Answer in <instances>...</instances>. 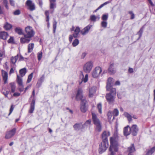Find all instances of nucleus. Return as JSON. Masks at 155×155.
Returning a JSON list of instances; mask_svg holds the SVG:
<instances>
[{
    "label": "nucleus",
    "mask_w": 155,
    "mask_h": 155,
    "mask_svg": "<svg viewBox=\"0 0 155 155\" xmlns=\"http://www.w3.org/2000/svg\"><path fill=\"white\" fill-rule=\"evenodd\" d=\"M110 135V133L109 131H104L101 135L102 141L108 142V137Z\"/></svg>",
    "instance_id": "nucleus-11"
},
{
    "label": "nucleus",
    "mask_w": 155,
    "mask_h": 155,
    "mask_svg": "<svg viewBox=\"0 0 155 155\" xmlns=\"http://www.w3.org/2000/svg\"><path fill=\"white\" fill-rule=\"evenodd\" d=\"M79 41L78 39L76 38L74 39L72 43V45L73 47H75L78 45L79 44Z\"/></svg>",
    "instance_id": "nucleus-38"
},
{
    "label": "nucleus",
    "mask_w": 155,
    "mask_h": 155,
    "mask_svg": "<svg viewBox=\"0 0 155 155\" xmlns=\"http://www.w3.org/2000/svg\"><path fill=\"white\" fill-rule=\"evenodd\" d=\"M57 22L55 20H54L53 22V32L54 34L55 33L56 30V29Z\"/></svg>",
    "instance_id": "nucleus-39"
},
{
    "label": "nucleus",
    "mask_w": 155,
    "mask_h": 155,
    "mask_svg": "<svg viewBox=\"0 0 155 155\" xmlns=\"http://www.w3.org/2000/svg\"><path fill=\"white\" fill-rule=\"evenodd\" d=\"M15 32L19 35H23L24 33H23V30L20 28L17 27L15 29Z\"/></svg>",
    "instance_id": "nucleus-29"
},
{
    "label": "nucleus",
    "mask_w": 155,
    "mask_h": 155,
    "mask_svg": "<svg viewBox=\"0 0 155 155\" xmlns=\"http://www.w3.org/2000/svg\"><path fill=\"white\" fill-rule=\"evenodd\" d=\"M25 33L23 34V37L20 38V42L21 44L28 43L31 38L34 37L35 34V32L32 27L28 26L25 28Z\"/></svg>",
    "instance_id": "nucleus-1"
},
{
    "label": "nucleus",
    "mask_w": 155,
    "mask_h": 155,
    "mask_svg": "<svg viewBox=\"0 0 155 155\" xmlns=\"http://www.w3.org/2000/svg\"><path fill=\"white\" fill-rule=\"evenodd\" d=\"M97 108L98 110L99 113L101 114L102 113V105L101 103L98 104L97 105Z\"/></svg>",
    "instance_id": "nucleus-45"
},
{
    "label": "nucleus",
    "mask_w": 155,
    "mask_h": 155,
    "mask_svg": "<svg viewBox=\"0 0 155 155\" xmlns=\"http://www.w3.org/2000/svg\"><path fill=\"white\" fill-rule=\"evenodd\" d=\"M136 151L134 144H131L130 146L127 148V151L128 153H134Z\"/></svg>",
    "instance_id": "nucleus-24"
},
{
    "label": "nucleus",
    "mask_w": 155,
    "mask_h": 155,
    "mask_svg": "<svg viewBox=\"0 0 155 155\" xmlns=\"http://www.w3.org/2000/svg\"><path fill=\"white\" fill-rule=\"evenodd\" d=\"M108 18V15L106 14H104L102 17V19L104 21H106L107 20Z\"/></svg>",
    "instance_id": "nucleus-48"
},
{
    "label": "nucleus",
    "mask_w": 155,
    "mask_h": 155,
    "mask_svg": "<svg viewBox=\"0 0 155 155\" xmlns=\"http://www.w3.org/2000/svg\"><path fill=\"white\" fill-rule=\"evenodd\" d=\"M114 63L110 64L108 68V72L110 74H114L116 72V70L114 68Z\"/></svg>",
    "instance_id": "nucleus-23"
},
{
    "label": "nucleus",
    "mask_w": 155,
    "mask_h": 155,
    "mask_svg": "<svg viewBox=\"0 0 155 155\" xmlns=\"http://www.w3.org/2000/svg\"><path fill=\"white\" fill-rule=\"evenodd\" d=\"M14 38L13 37H10L8 41V43H14Z\"/></svg>",
    "instance_id": "nucleus-51"
},
{
    "label": "nucleus",
    "mask_w": 155,
    "mask_h": 155,
    "mask_svg": "<svg viewBox=\"0 0 155 155\" xmlns=\"http://www.w3.org/2000/svg\"><path fill=\"white\" fill-rule=\"evenodd\" d=\"M110 92L106 94L105 97L109 103H113L114 101V97L116 95V88H112L109 91Z\"/></svg>",
    "instance_id": "nucleus-4"
},
{
    "label": "nucleus",
    "mask_w": 155,
    "mask_h": 155,
    "mask_svg": "<svg viewBox=\"0 0 155 155\" xmlns=\"http://www.w3.org/2000/svg\"><path fill=\"white\" fill-rule=\"evenodd\" d=\"M91 120L90 119L87 120L84 124L82 125V128H84L85 126H90L91 124Z\"/></svg>",
    "instance_id": "nucleus-36"
},
{
    "label": "nucleus",
    "mask_w": 155,
    "mask_h": 155,
    "mask_svg": "<svg viewBox=\"0 0 155 155\" xmlns=\"http://www.w3.org/2000/svg\"><path fill=\"white\" fill-rule=\"evenodd\" d=\"M27 70L25 68H24L21 69L19 71V74L21 77L24 76Z\"/></svg>",
    "instance_id": "nucleus-28"
},
{
    "label": "nucleus",
    "mask_w": 155,
    "mask_h": 155,
    "mask_svg": "<svg viewBox=\"0 0 155 155\" xmlns=\"http://www.w3.org/2000/svg\"><path fill=\"white\" fill-rule=\"evenodd\" d=\"M3 28L5 30L9 31L12 29V25L8 22H6L4 24Z\"/></svg>",
    "instance_id": "nucleus-21"
},
{
    "label": "nucleus",
    "mask_w": 155,
    "mask_h": 155,
    "mask_svg": "<svg viewBox=\"0 0 155 155\" xmlns=\"http://www.w3.org/2000/svg\"><path fill=\"white\" fill-rule=\"evenodd\" d=\"M20 86L18 88V90L20 92H22L24 90V87L23 85L22 86Z\"/></svg>",
    "instance_id": "nucleus-55"
},
{
    "label": "nucleus",
    "mask_w": 155,
    "mask_h": 155,
    "mask_svg": "<svg viewBox=\"0 0 155 155\" xmlns=\"http://www.w3.org/2000/svg\"><path fill=\"white\" fill-rule=\"evenodd\" d=\"M4 14V12L3 8L1 7L0 5V15H2Z\"/></svg>",
    "instance_id": "nucleus-61"
},
{
    "label": "nucleus",
    "mask_w": 155,
    "mask_h": 155,
    "mask_svg": "<svg viewBox=\"0 0 155 155\" xmlns=\"http://www.w3.org/2000/svg\"><path fill=\"white\" fill-rule=\"evenodd\" d=\"M17 76V82L18 85L19 86H22L23 84L21 77H20L18 74Z\"/></svg>",
    "instance_id": "nucleus-34"
},
{
    "label": "nucleus",
    "mask_w": 155,
    "mask_h": 155,
    "mask_svg": "<svg viewBox=\"0 0 155 155\" xmlns=\"http://www.w3.org/2000/svg\"><path fill=\"white\" fill-rule=\"evenodd\" d=\"M112 113V115L115 117L117 116L119 114V111L117 109H114Z\"/></svg>",
    "instance_id": "nucleus-37"
},
{
    "label": "nucleus",
    "mask_w": 155,
    "mask_h": 155,
    "mask_svg": "<svg viewBox=\"0 0 155 155\" xmlns=\"http://www.w3.org/2000/svg\"><path fill=\"white\" fill-rule=\"evenodd\" d=\"M102 71L101 68L100 67H97L92 72V76L94 78L98 77Z\"/></svg>",
    "instance_id": "nucleus-10"
},
{
    "label": "nucleus",
    "mask_w": 155,
    "mask_h": 155,
    "mask_svg": "<svg viewBox=\"0 0 155 155\" xmlns=\"http://www.w3.org/2000/svg\"><path fill=\"white\" fill-rule=\"evenodd\" d=\"M20 95V93L18 92H15L13 94V96L14 97H18Z\"/></svg>",
    "instance_id": "nucleus-62"
},
{
    "label": "nucleus",
    "mask_w": 155,
    "mask_h": 155,
    "mask_svg": "<svg viewBox=\"0 0 155 155\" xmlns=\"http://www.w3.org/2000/svg\"><path fill=\"white\" fill-rule=\"evenodd\" d=\"M11 69L9 72V74H11L13 73L14 72V70L13 67H12V66H11Z\"/></svg>",
    "instance_id": "nucleus-58"
},
{
    "label": "nucleus",
    "mask_w": 155,
    "mask_h": 155,
    "mask_svg": "<svg viewBox=\"0 0 155 155\" xmlns=\"http://www.w3.org/2000/svg\"><path fill=\"white\" fill-rule=\"evenodd\" d=\"M87 103V101L86 100H82L81 102L80 110L83 113H85L87 110V107L86 106Z\"/></svg>",
    "instance_id": "nucleus-15"
},
{
    "label": "nucleus",
    "mask_w": 155,
    "mask_h": 155,
    "mask_svg": "<svg viewBox=\"0 0 155 155\" xmlns=\"http://www.w3.org/2000/svg\"><path fill=\"white\" fill-rule=\"evenodd\" d=\"M15 108V106L13 105L12 104L11 105L10 110H9V114H8V116H9L13 112L14 108Z\"/></svg>",
    "instance_id": "nucleus-47"
},
{
    "label": "nucleus",
    "mask_w": 155,
    "mask_h": 155,
    "mask_svg": "<svg viewBox=\"0 0 155 155\" xmlns=\"http://www.w3.org/2000/svg\"><path fill=\"white\" fill-rule=\"evenodd\" d=\"M50 4H56V0H49Z\"/></svg>",
    "instance_id": "nucleus-60"
},
{
    "label": "nucleus",
    "mask_w": 155,
    "mask_h": 155,
    "mask_svg": "<svg viewBox=\"0 0 155 155\" xmlns=\"http://www.w3.org/2000/svg\"><path fill=\"white\" fill-rule=\"evenodd\" d=\"M1 72L4 84H5L7 83L8 74L7 72L3 70L1 71Z\"/></svg>",
    "instance_id": "nucleus-16"
},
{
    "label": "nucleus",
    "mask_w": 155,
    "mask_h": 155,
    "mask_svg": "<svg viewBox=\"0 0 155 155\" xmlns=\"http://www.w3.org/2000/svg\"><path fill=\"white\" fill-rule=\"evenodd\" d=\"M73 37L74 36H73V35H69V40L70 43L72 42V40L73 38Z\"/></svg>",
    "instance_id": "nucleus-57"
},
{
    "label": "nucleus",
    "mask_w": 155,
    "mask_h": 155,
    "mask_svg": "<svg viewBox=\"0 0 155 155\" xmlns=\"http://www.w3.org/2000/svg\"><path fill=\"white\" fill-rule=\"evenodd\" d=\"M88 79V75L87 74H86L84 78H83L82 79V81H83L84 83L86 82L87 81Z\"/></svg>",
    "instance_id": "nucleus-49"
},
{
    "label": "nucleus",
    "mask_w": 155,
    "mask_h": 155,
    "mask_svg": "<svg viewBox=\"0 0 155 155\" xmlns=\"http://www.w3.org/2000/svg\"><path fill=\"white\" fill-rule=\"evenodd\" d=\"M131 133L134 136H136L137 135L139 131L138 127L137 125H133L130 127Z\"/></svg>",
    "instance_id": "nucleus-14"
},
{
    "label": "nucleus",
    "mask_w": 155,
    "mask_h": 155,
    "mask_svg": "<svg viewBox=\"0 0 155 155\" xmlns=\"http://www.w3.org/2000/svg\"><path fill=\"white\" fill-rule=\"evenodd\" d=\"M9 36L7 32L5 31L0 32V38L3 40H5L7 39Z\"/></svg>",
    "instance_id": "nucleus-20"
},
{
    "label": "nucleus",
    "mask_w": 155,
    "mask_h": 155,
    "mask_svg": "<svg viewBox=\"0 0 155 155\" xmlns=\"http://www.w3.org/2000/svg\"><path fill=\"white\" fill-rule=\"evenodd\" d=\"M131 133L130 127L129 125H127L124 127L123 130V134L125 136L129 135Z\"/></svg>",
    "instance_id": "nucleus-18"
},
{
    "label": "nucleus",
    "mask_w": 155,
    "mask_h": 155,
    "mask_svg": "<svg viewBox=\"0 0 155 155\" xmlns=\"http://www.w3.org/2000/svg\"><path fill=\"white\" fill-rule=\"evenodd\" d=\"M143 29L144 26H143L140 29L139 31L137 32V34L139 35V38L141 37L142 36V33L143 32Z\"/></svg>",
    "instance_id": "nucleus-42"
},
{
    "label": "nucleus",
    "mask_w": 155,
    "mask_h": 155,
    "mask_svg": "<svg viewBox=\"0 0 155 155\" xmlns=\"http://www.w3.org/2000/svg\"><path fill=\"white\" fill-rule=\"evenodd\" d=\"M107 23L105 21H103L101 22V26L104 28H106L107 25Z\"/></svg>",
    "instance_id": "nucleus-46"
},
{
    "label": "nucleus",
    "mask_w": 155,
    "mask_h": 155,
    "mask_svg": "<svg viewBox=\"0 0 155 155\" xmlns=\"http://www.w3.org/2000/svg\"><path fill=\"white\" fill-rule=\"evenodd\" d=\"M155 151V146L153 147L147 152L146 155H151Z\"/></svg>",
    "instance_id": "nucleus-31"
},
{
    "label": "nucleus",
    "mask_w": 155,
    "mask_h": 155,
    "mask_svg": "<svg viewBox=\"0 0 155 155\" xmlns=\"http://www.w3.org/2000/svg\"><path fill=\"white\" fill-rule=\"evenodd\" d=\"M87 54V53L86 52H84L82 53V54L81 55V59H84L86 54Z\"/></svg>",
    "instance_id": "nucleus-64"
},
{
    "label": "nucleus",
    "mask_w": 155,
    "mask_h": 155,
    "mask_svg": "<svg viewBox=\"0 0 155 155\" xmlns=\"http://www.w3.org/2000/svg\"><path fill=\"white\" fill-rule=\"evenodd\" d=\"M9 2L10 4L13 6H14L15 5V2L13 0H9Z\"/></svg>",
    "instance_id": "nucleus-63"
},
{
    "label": "nucleus",
    "mask_w": 155,
    "mask_h": 155,
    "mask_svg": "<svg viewBox=\"0 0 155 155\" xmlns=\"http://www.w3.org/2000/svg\"><path fill=\"white\" fill-rule=\"evenodd\" d=\"M112 113L111 111H109L107 113V116L108 117V118L110 119H111L112 117Z\"/></svg>",
    "instance_id": "nucleus-56"
},
{
    "label": "nucleus",
    "mask_w": 155,
    "mask_h": 155,
    "mask_svg": "<svg viewBox=\"0 0 155 155\" xmlns=\"http://www.w3.org/2000/svg\"><path fill=\"white\" fill-rule=\"evenodd\" d=\"M90 19L91 21H95L96 19V17L94 15H92L91 16Z\"/></svg>",
    "instance_id": "nucleus-53"
},
{
    "label": "nucleus",
    "mask_w": 155,
    "mask_h": 155,
    "mask_svg": "<svg viewBox=\"0 0 155 155\" xmlns=\"http://www.w3.org/2000/svg\"><path fill=\"white\" fill-rule=\"evenodd\" d=\"M109 146L108 142L102 141L99 146L98 149L99 153L101 154L105 151Z\"/></svg>",
    "instance_id": "nucleus-5"
},
{
    "label": "nucleus",
    "mask_w": 155,
    "mask_h": 155,
    "mask_svg": "<svg viewBox=\"0 0 155 155\" xmlns=\"http://www.w3.org/2000/svg\"><path fill=\"white\" fill-rule=\"evenodd\" d=\"M124 115L125 117L127 118V120L129 123L132 121V118L134 119H137V117L136 115H134L133 116H131L130 114L127 112H125L124 113Z\"/></svg>",
    "instance_id": "nucleus-17"
},
{
    "label": "nucleus",
    "mask_w": 155,
    "mask_h": 155,
    "mask_svg": "<svg viewBox=\"0 0 155 155\" xmlns=\"http://www.w3.org/2000/svg\"><path fill=\"white\" fill-rule=\"evenodd\" d=\"M128 13L130 15V19L132 20L135 18V15L132 11H129Z\"/></svg>",
    "instance_id": "nucleus-44"
},
{
    "label": "nucleus",
    "mask_w": 155,
    "mask_h": 155,
    "mask_svg": "<svg viewBox=\"0 0 155 155\" xmlns=\"http://www.w3.org/2000/svg\"><path fill=\"white\" fill-rule=\"evenodd\" d=\"M110 1H108L107 2H105L103 4L101 5L95 11V12H96L99 9L101 8H102L103 6H104V5H107V4L109 3L110 2Z\"/></svg>",
    "instance_id": "nucleus-41"
},
{
    "label": "nucleus",
    "mask_w": 155,
    "mask_h": 155,
    "mask_svg": "<svg viewBox=\"0 0 155 155\" xmlns=\"http://www.w3.org/2000/svg\"><path fill=\"white\" fill-rule=\"evenodd\" d=\"M42 53L41 51L38 52V61H40L42 57Z\"/></svg>",
    "instance_id": "nucleus-50"
},
{
    "label": "nucleus",
    "mask_w": 155,
    "mask_h": 155,
    "mask_svg": "<svg viewBox=\"0 0 155 155\" xmlns=\"http://www.w3.org/2000/svg\"><path fill=\"white\" fill-rule=\"evenodd\" d=\"M35 90L34 89L32 92V95L31 96V97L29 100H30L31 98H32V97H33V99L34 98L35 99Z\"/></svg>",
    "instance_id": "nucleus-59"
},
{
    "label": "nucleus",
    "mask_w": 155,
    "mask_h": 155,
    "mask_svg": "<svg viewBox=\"0 0 155 155\" xmlns=\"http://www.w3.org/2000/svg\"><path fill=\"white\" fill-rule=\"evenodd\" d=\"M33 73H32L28 76V78L27 81V83H29L31 81L33 77Z\"/></svg>",
    "instance_id": "nucleus-43"
},
{
    "label": "nucleus",
    "mask_w": 155,
    "mask_h": 155,
    "mask_svg": "<svg viewBox=\"0 0 155 155\" xmlns=\"http://www.w3.org/2000/svg\"><path fill=\"white\" fill-rule=\"evenodd\" d=\"M91 114L92 121L95 125L101 124L100 120L97 118V116L95 113L92 112Z\"/></svg>",
    "instance_id": "nucleus-12"
},
{
    "label": "nucleus",
    "mask_w": 155,
    "mask_h": 155,
    "mask_svg": "<svg viewBox=\"0 0 155 155\" xmlns=\"http://www.w3.org/2000/svg\"><path fill=\"white\" fill-rule=\"evenodd\" d=\"M96 92V90L93 88H91L89 89V96L90 97H93L94 94Z\"/></svg>",
    "instance_id": "nucleus-30"
},
{
    "label": "nucleus",
    "mask_w": 155,
    "mask_h": 155,
    "mask_svg": "<svg viewBox=\"0 0 155 155\" xmlns=\"http://www.w3.org/2000/svg\"><path fill=\"white\" fill-rule=\"evenodd\" d=\"M13 13L14 15H18L21 13L20 11L18 9L17 10L14 12Z\"/></svg>",
    "instance_id": "nucleus-52"
},
{
    "label": "nucleus",
    "mask_w": 155,
    "mask_h": 155,
    "mask_svg": "<svg viewBox=\"0 0 155 155\" xmlns=\"http://www.w3.org/2000/svg\"><path fill=\"white\" fill-rule=\"evenodd\" d=\"M82 123H76L74 126L73 127L74 128L75 130H79L80 128H82Z\"/></svg>",
    "instance_id": "nucleus-27"
},
{
    "label": "nucleus",
    "mask_w": 155,
    "mask_h": 155,
    "mask_svg": "<svg viewBox=\"0 0 155 155\" xmlns=\"http://www.w3.org/2000/svg\"><path fill=\"white\" fill-rule=\"evenodd\" d=\"M16 128H14L13 129L7 131L6 132L5 135V138L8 139L11 138L15 135L16 133Z\"/></svg>",
    "instance_id": "nucleus-6"
},
{
    "label": "nucleus",
    "mask_w": 155,
    "mask_h": 155,
    "mask_svg": "<svg viewBox=\"0 0 155 155\" xmlns=\"http://www.w3.org/2000/svg\"><path fill=\"white\" fill-rule=\"evenodd\" d=\"M11 92L12 93L15 92V90L16 86L15 84L14 83H11L10 84Z\"/></svg>",
    "instance_id": "nucleus-40"
},
{
    "label": "nucleus",
    "mask_w": 155,
    "mask_h": 155,
    "mask_svg": "<svg viewBox=\"0 0 155 155\" xmlns=\"http://www.w3.org/2000/svg\"><path fill=\"white\" fill-rule=\"evenodd\" d=\"M95 130L96 131L98 132H100L102 130V125L101 124H100L95 125Z\"/></svg>",
    "instance_id": "nucleus-33"
},
{
    "label": "nucleus",
    "mask_w": 155,
    "mask_h": 155,
    "mask_svg": "<svg viewBox=\"0 0 155 155\" xmlns=\"http://www.w3.org/2000/svg\"><path fill=\"white\" fill-rule=\"evenodd\" d=\"M116 139L117 137H111L110 138V145L109 147V151L110 153L109 155H115V153L118 151L117 148L114 146Z\"/></svg>",
    "instance_id": "nucleus-3"
},
{
    "label": "nucleus",
    "mask_w": 155,
    "mask_h": 155,
    "mask_svg": "<svg viewBox=\"0 0 155 155\" xmlns=\"http://www.w3.org/2000/svg\"><path fill=\"white\" fill-rule=\"evenodd\" d=\"M34 44L33 43L29 44L28 47V53H31L33 51L34 48Z\"/></svg>",
    "instance_id": "nucleus-26"
},
{
    "label": "nucleus",
    "mask_w": 155,
    "mask_h": 155,
    "mask_svg": "<svg viewBox=\"0 0 155 155\" xmlns=\"http://www.w3.org/2000/svg\"><path fill=\"white\" fill-rule=\"evenodd\" d=\"M44 78L45 76L44 75H43L38 80L36 85L38 87H40L42 83L44 81Z\"/></svg>",
    "instance_id": "nucleus-25"
},
{
    "label": "nucleus",
    "mask_w": 155,
    "mask_h": 155,
    "mask_svg": "<svg viewBox=\"0 0 155 155\" xmlns=\"http://www.w3.org/2000/svg\"><path fill=\"white\" fill-rule=\"evenodd\" d=\"M92 67V62L91 61L87 62L84 66V71L87 73H89L91 71Z\"/></svg>",
    "instance_id": "nucleus-8"
},
{
    "label": "nucleus",
    "mask_w": 155,
    "mask_h": 155,
    "mask_svg": "<svg viewBox=\"0 0 155 155\" xmlns=\"http://www.w3.org/2000/svg\"><path fill=\"white\" fill-rule=\"evenodd\" d=\"M83 91L81 88H79L77 91V93L75 97V99L77 101L80 100H86L83 99Z\"/></svg>",
    "instance_id": "nucleus-9"
},
{
    "label": "nucleus",
    "mask_w": 155,
    "mask_h": 155,
    "mask_svg": "<svg viewBox=\"0 0 155 155\" xmlns=\"http://www.w3.org/2000/svg\"><path fill=\"white\" fill-rule=\"evenodd\" d=\"M45 14L46 16V21L47 22V27L48 28H49L50 27L49 11L48 10L45 11Z\"/></svg>",
    "instance_id": "nucleus-22"
},
{
    "label": "nucleus",
    "mask_w": 155,
    "mask_h": 155,
    "mask_svg": "<svg viewBox=\"0 0 155 155\" xmlns=\"http://www.w3.org/2000/svg\"><path fill=\"white\" fill-rule=\"evenodd\" d=\"M25 5L27 7V8L30 11H32L35 9V4L31 0H27L26 1Z\"/></svg>",
    "instance_id": "nucleus-7"
},
{
    "label": "nucleus",
    "mask_w": 155,
    "mask_h": 155,
    "mask_svg": "<svg viewBox=\"0 0 155 155\" xmlns=\"http://www.w3.org/2000/svg\"><path fill=\"white\" fill-rule=\"evenodd\" d=\"M35 100L34 98L33 99L30 103V106L28 110V113L31 114L33 113L35 108Z\"/></svg>",
    "instance_id": "nucleus-19"
},
{
    "label": "nucleus",
    "mask_w": 155,
    "mask_h": 155,
    "mask_svg": "<svg viewBox=\"0 0 155 155\" xmlns=\"http://www.w3.org/2000/svg\"><path fill=\"white\" fill-rule=\"evenodd\" d=\"M92 26L91 25H89L81 30L79 27L77 26L74 30V33L73 34L74 37L77 38L80 32L81 35H83L87 34L89 32Z\"/></svg>",
    "instance_id": "nucleus-2"
},
{
    "label": "nucleus",
    "mask_w": 155,
    "mask_h": 155,
    "mask_svg": "<svg viewBox=\"0 0 155 155\" xmlns=\"http://www.w3.org/2000/svg\"><path fill=\"white\" fill-rule=\"evenodd\" d=\"M113 80V78H112L110 77L108 78L106 86V90L107 91H110V90L112 89V88H114L112 87V85Z\"/></svg>",
    "instance_id": "nucleus-13"
},
{
    "label": "nucleus",
    "mask_w": 155,
    "mask_h": 155,
    "mask_svg": "<svg viewBox=\"0 0 155 155\" xmlns=\"http://www.w3.org/2000/svg\"><path fill=\"white\" fill-rule=\"evenodd\" d=\"M18 58V55L17 54L15 57H12L11 58V61L13 64H15Z\"/></svg>",
    "instance_id": "nucleus-32"
},
{
    "label": "nucleus",
    "mask_w": 155,
    "mask_h": 155,
    "mask_svg": "<svg viewBox=\"0 0 155 155\" xmlns=\"http://www.w3.org/2000/svg\"><path fill=\"white\" fill-rule=\"evenodd\" d=\"M56 7V4H50L49 8L51 10V11L50 13L53 14L54 11V9Z\"/></svg>",
    "instance_id": "nucleus-35"
},
{
    "label": "nucleus",
    "mask_w": 155,
    "mask_h": 155,
    "mask_svg": "<svg viewBox=\"0 0 155 155\" xmlns=\"http://www.w3.org/2000/svg\"><path fill=\"white\" fill-rule=\"evenodd\" d=\"M5 54V52L3 50H0V57H2Z\"/></svg>",
    "instance_id": "nucleus-54"
}]
</instances>
